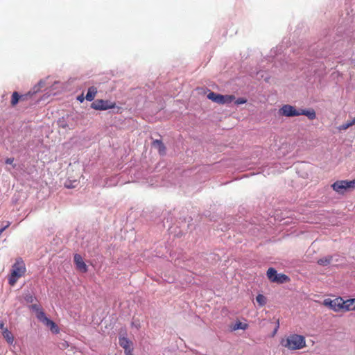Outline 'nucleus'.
<instances>
[{"label":"nucleus","instance_id":"nucleus-13","mask_svg":"<svg viewBox=\"0 0 355 355\" xmlns=\"http://www.w3.org/2000/svg\"><path fill=\"white\" fill-rule=\"evenodd\" d=\"M97 94L96 87L92 86L89 87L85 98L88 101H92L94 99L96 94Z\"/></svg>","mask_w":355,"mask_h":355},{"label":"nucleus","instance_id":"nucleus-16","mask_svg":"<svg viewBox=\"0 0 355 355\" xmlns=\"http://www.w3.org/2000/svg\"><path fill=\"white\" fill-rule=\"evenodd\" d=\"M37 91H38L37 89H35V88H33V91H29L28 92H27L26 94H21L20 95V101H28L31 100L33 98V95L37 92Z\"/></svg>","mask_w":355,"mask_h":355},{"label":"nucleus","instance_id":"nucleus-17","mask_svg":"<svg viewBox=\"0 0 355 355\" xmlns=\"http://www.w3.org/2000/svg\"><path fill=\"white\" fill-rule=\"evenodd\" d=\"M278 273L273 268H270L267 271V277L271 282H275L277 278Z\"/></svg>","mask_w":355,"mask_h":355},{"label":"nucleus","instance_id":"nucleus-32","mask_svg":"<svg viewBox=\"0 0 355 355\" xmlns=\"http://www.w3.org/2000/svg\"><path fill=\"white\" fill-rule=\"evenodd\" d=\"M84 98H85L83 97V94H82V95H80V96H78V98H77V99H78L79 101H80V102H83V101H84Z\"/></svg>","mask_w":355,"mask_h":355},{"label":"nucleus","instance_id":"nucleus-10","mask_svg":"<svg viewBox=\"0 0 355 355\" xmlns=\"http://www.w3.org/2000/svg\"><path fill=\"white\" fill-rule=\"evenodd\" d=\"M46 327H48L50 330L55 334H58L60 330L57 324L51 320L49 318H44V323Z\"/></svg>","mask_w":355,"mask_h":355},{"label":"nucleus","instance_id":"nucleus-26","mask_svg":"<svg viewBox=\"0 0 355 355\" xmlns=\"http://www.w3.org/2000/svg\"><path fill=\"white\" fill-rule=\"evenodd\" d=\"M247 102V99L245 98H239L236 100L235 103L236 105L244 104Z\"/></svg>","mask_w":355,"mask_h":355},{"label":"nucleus","instance_id":"nucleus-6","mask_svg":"<svg viewBox=\"0 0 355 355\" xmlns=\"http://www.w3.org/2000/svg\"><path fill=\"white\" fill-rule=\"evenodd\" d=\"M279 114L281 116L292 117L300 116L299 110H296L294 106L291 105H284L279 110Z\"/></svg>","mask_w":355,"mask_h":355},{"label":"nucleus","instance_id":"nucleus-33","mask_svg":"<svg viewBox=\"0 0 355 355\" xmlns=\"http://www.w3.org/2000/svg\"><path fill=\"white\" fill-rule=\"evenodd\" d=\"M62 346H63L64 347H68L69 345H68V344L65 342L64 343H62Z\"/></svg>","mask_w":355,"mask_h":355},{"label":"nucleus","instance_id":"nucleus-31","mask_svg":"<svg viewBox=\"0 0 355 355\" xmlns=\"http://www.w3.org/2000/svg\"><path fill=\"white\" fill-rule=\"evenodd\" d=\"M347 122L349 123L350 126H352L353 125H355V117L353 119L350 120V121H347Z\"/></svg>","mask_w":355,"mask_h":355},{"label":"nucleus","instance_id":"nucleus-22","mask_svg":"<svg viewBox=\"0 0 355 355\" xmlns=\"http://www.w3.org/2000/svg\"><path fill=\"white\" fill-rule=\"evenodd\" d=\"M248 325L246 323H243L241 322H236L234 327L233 330L243 329L245 330L248 328Z\"/></svg>","mask_w":355,"mask_h":355},{"label":"nucleus","instance_id":"nucleus-12","mask_svg":"<svg viewBox=\"0 0 355 355\" xmlns=\"http://www.w3.org/2000/svg\"><path fill=\"white\" fill-rule=\"evenodd\" d=\"M153 146L157 148L159 154H165L166 147L163 142L159 139H155L153 142Z\"/></svg>","mask_w":355,"mask_h":355},{"label":"nucleus","instance_id":"nucleus-30","mask_svg":"<svg viewBox=\"0 0 355 355\" xmlns=\"http://www.w3.org/2000/svg\"><path fill=\"white\" fill-rule=\"evenodd\" d=\"M4 325L5 323L3 322V321L0 320V329L1 330V332L3 331V329H7L6 327H4Z\"/></svg>","mask_w":355,"mask_h":355},{"label":"nucleus","instance_id":"nucleus-29","mask_svg":"<svg viewBox=\"0 0 355 355\" xmlns=\"http://www.w3.org/2000/svg\"><path fill=\"white\" fill-rule=\"evenodd\" d=\"M14 162V158L10 157L6 159V164H12Z\"/></svg>","mask_w":355,"mask_h":355},{"label":"nucleus","instance_id":"nucleus-18","mask_svg":"<svg viewBox=\"0 0 355 355\" xmlns=\"http://www.w3.org/2000/svg\"><path fill=\"white\" fill-rule=\"evenodd\" d=\"M332 256H327L325 257H322L318 260V263L320 266H326L330 264L332 261Z\"/></svg>","mask_w":355,"mask_h":355},{"label":"nucleus","instance_id":"nucleus-25","mask_svg":"<svg viewBox=\"0 0 355 355\" xmlns=\"http://www.w3.org/2000/svg\"><path fill=\"white\" fill-rule=\"evenodd\" d=\"M38 319L42 321L43 323H44V318H48L44 312H40L37 315Z\"/></svg>","mask_w":355,"mask_h":355},{"label":"nucleus","instance_id":"nucleus-20","mask_svg":"<svg viewBox=\"0 0 355 355\" xmlns=\"http://www.w3.org/2000/svg\"><path fill=\"white\" fill-rule=\"evenodd\" d=\"M290 280L289 277L284 274H278L277 278L275 279V282L278 284H283L284 282H287Z\"/></svg>","mask_w":355,"mask_h":355},{"label":"nucleus","instance_id":"nucleus-14","mask_svg":"<svg viewBox=\"0 0 355 355\" xmlns=\"http://www.w3.org/2000/svg\"><path fill=\"white\" fill-rule=\"evenodd\" d=\"M300 115L306 116L309 119L313 120L316 117L315 112L313 110H300Z\"/></svg>","mask_w":355,"mask_h":355},{"label":"nucleus","instance_id":"nucleus-8","mask_svg":"<svg viewBox=\"0 0 355 355\" xmlns=\"http://www.w3.org/2000/svg\"><path fill=\"white\" fill-rule=\"evenodd\" d=\"M73 259L78 269L83 272H86L87 271V267L83 261L82 257L78 254H76Z\"/></svg>","mask_w":355,"mask_h":355},{"label":"nucleus","instance_id":"nucleus-27","mask_svg":"<svg viewBox=\"0 0 355 355\" xmlns=\"http://www.w3.org/2000/svg\"><path fill=\"white\" fill-rule=\"evenodd\" d=\"M10 224L11 223L10 221H7L6 225L0 229V236L10 225Z\"/></svg>","mask_w":355,"mask_h":355},{"label":"nucleus","instance_id":"nucleus-11","mask_svg":"<svg viewBox=\"0 0 355 355\" xmlns=\"http://www.w3.org/2000/svg\"><path fill=\"white\" fill-rule=\"evenodd\" d=\"M3 338L6 340V342L12 345L14 342V336L11 331H10L8 329H3V331L1 332Z\"/></svg>","mask_w":355,"mask_h":355},{"label":"nucleus","instance_id":"nucleus-28","mask_svg":"<svg viewBox=\"0 0 355 355\" xmlns=\"http://www.w3.org/2000/svg\"><path fill=\"white\" fill-rule=\"evenodd\" d=\"M132 326H135L137 329H139L140 327V324H139V320L138 321H135V320L132 321Z\"/></svg>","mask_w":355,"mask_h":355},{"label":"nucleus","instance_id":"nucleus-19","mask_svg":"<svg viewBox=\"0 0 355 355\" xmlns=\"http://www.w3.org/2000/svg\"><path fill=\"white\" fill-rule=\"evenodd\" d=\"M20 101V94L17 92H14L11 96L10 104L15 106Z\"/></svg>","mask_w":355,"mask_h":355},{"label":"nucleus","instance_id":"nucleus-7","mask_svg":"<svg viewBox=\"0 0 355 355\" xmlns=\"http://www.w3.org/2000/svg\"><path fill=\"white\" fill-rule=\"evenodd\" d=\"M119 345L124 349L125 355H132V343L125 337L119 338Z\"/></svg>","mask_w":355,"mask_h":355},{"label":"nucleus","instance_id":"nucleus-9","mask_svg":"<svg viewBox=\"0 0 355 355\" xmlns=\"http://www.w3.org/2000/svg\"><path fill=\"white\" fill-rule=\"evenodd\" d=\"M207 98L215 103L223 104V100L224 99V97L223 95L222 94H216L211 92L207 94Z\"/></svg>","mask_w":355,"mask_h":355},{"label":"nucleus","instance_id":"nucleus-3","mask_svg":"<svg viewBox=\"0 0 355 355\" xmlns=\"http://www.w3.org/2000/svg\"><path fill=\"white\" fill-rule=\"evenodd\" d=\"M333 189L338 193H344L347 189H355V179L353 180H338L332 185Z\"/></svg>","mask_w":355,"mask_h":355},{"label":"nucleus","instance_id":"nucleus-23","mask_svg":"<svg viewBox=\"0 0 355 355\" xmlns=\"http://www.w3.org/2000/svg\"><path fill=\"white\" fill-rule=\"evenodd\" d=\"M223 104L231 103L235 99V96L234 95H223Z\"/></svg>","mask_w":355,"mask_h":355},{"label":"nucleus","instance_id":"nucleus-24","mask_svg":"<svg viewBox=\"0 0 355 355\" xmlns=\"http://www.w3.org/2000/svg\"><path fill=\"white\" fill-rule=\"evenodd\" d=\"M349 127H351V126L349 125V123H348V122H347V123H344V124H343V125H340V126L338 128V129L340 131H341V130H347V129L348 128H349Z\"/></svg>","mask_w":355,"mask_h":355},{"label":"nucleus","instance_id":"nucleus-4","mask_svg":"<svg viewBox=\"0 0 355 355\" xmlns=\"http://www.w3.org/2000/svg\"><path fill=\"white\" fill-rule=\"evenodd\" d=\"M322 304L336 312L344 310V300L340 297L334 300L330 298L324 299Z\"/></svg>","mask_w":355,"mask_h":355},{"label":"nucleus","instance_id":"nucleus-1","mask_svg":"<svg viewBox=\"0 0 355 355\" xmlns=\"http://www.w3.org/2000/svg\"><path fill=\"white\" fill-rule=\"evenodd\" d=\"M26 271V266L21 258L16 259L12 266L10 275L8 277V283L14 286L19 278L25 275Z\"/></svg>","mask_w":355,"mask_h":355},{"label":"nucleus","instance_id":"nucleus-2","mask_svg":"<svg viewBox=\"0 0 355 355\" xmlns=\"http://www.w3.org/2000/svg\"><path fill=\"white\" fill-rule=\"evenodd\" d=\"M282 345L290 350L302 349L306 346L305 338L297 334H291L286 339L282 340Z\"/></svg>","mask_w":355,"mask_h":355},{"label":"nucleus","instance_id":"nucleus-15","mask_svg":"<svg viewBox=\"0 0 355 355\" xmlns=\"http://www.w3.org/2000/svg\"><path fill=\"white\" fill-rule=\"evenodd\" d=\"M344 311L355 310V298L344 300Z\"/></svg>","mask_w":355,"mask_h":355},{"label":"nucleus","instance_id":"nucleus-21","mask_svg":"<svg viewBox=\"0 0 355 355\" xmlns=\"http://www.w3.org/2000/svg\"><path fill=\"white\" fill-rule=\"evenodd\" d=\"M256 301L260 306H263L267 302V299L263 295L259 294L256 297Z\"/></svg>","mask_w":355,"mask_h":355},{"label":"nucleus","instance_id":"nucleus-5","mask_svg":"<svg viewBox=\"0 0 355 355\" xmlns=\"http://www.w3.org/2000/svg\"><path fill=\"white\" fill-rule=\"evenodd\" d=\"M115 107V103L103 99H98L91 104V107L96 110H107Z\"/></svg>","mask_w":355,"mask_h":355}]
</instances>
